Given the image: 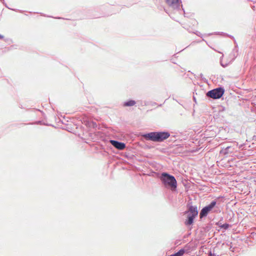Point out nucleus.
Listing matches in <instances>:
<instances>
[{"instance_id":"obj_1","label":"nucleus","mask_w":256,"mask_h":256,"mask_svg":"<svg viewBox=\"0 0 256 256\" xmlns=\"http://www.w3.org/2000/svg\"><path fill=\"white\" fill-rule=\"evenodd\" d=\"M169 136L170 134L166 132H152L144 135L146 140L154 142H162Z\"/></svg>"},{"instance_id":"obj_2","label":"nucleus","mask_w":256,"mask_h":256,"mask_svg":"<svg viewBox=\"0 0 256 256\" xmlns=\"http://www.w3.org/2000/svg\"><path fill=\"white\" fill-rule=\"evenodd\" d=\"M161 180L166 187L170 188L172 190L176 188L177 182L174 176L164 172L162 174Z\"/></svg>"},{"instance_id":"obj_3","label":"nucleus","mask_w":256,"mask_h":256,"mask_svg":"<svg viewBox=\"0 0 256 256\" xmlns=\"http://www.w3.org/2000/svg\"><path fill=\"white\" fill-rule=\"evenodd\" d=\"M188 220L185 222L186 225L189 226L193 223L194 219L198 214V212L196 207L190 206L188 210L186 212Z\"/></svg>"},{"instance_id":"obj_4","label":"nucleus","mask_w":256,"mask_h":256,"mask_svg":"<svg viewBox=\"0 0 256 256\" xmlns=\"http://www.w3.org/2000/svg\"><path fill=\"white\" fill-rule=\"evenodd\" d=\"M224 92L222 88H217L208 92L206 96L214 99L220 98L224 94Z\"/></svg>"},{"instance_id":"obj_5","label":"nucleus","mask_w":256,"mask_h":256,"mask_svg":"<svg viewBox=\"0 0 256 256\" xmlns=\"http://www.w3.org/2000/svg\"><path fill=\"white\" fill-rule=\"evenodd\" d=\"M216 204V202H212L208 206L204 208L200 214V218L206 216L210 212Z\"/></svg>"},{"instance_id":"obj_6","label":"nucleus","mask_w":256,"mask_h":256,"mask_svg":"<svg viewBox=\"0 0 256 256\" xmlns=\"http://www.w3.org/2000/svg\"><path fill=\"white\" fill-rule=\"evenodd\" d=\"M110 142L116 148L120 150H122L126 148V144L123 142H118L114 140H110Z\"/></svg>"},{"instance_id":"obj_7","label":"nucleus","mask_w":256,"mask_h":256,"mask_svg":"<svg viewBox=\"0 0 256 256\" xmlns=\"http://www.w3.org/2000/svg\"><path fill=\"white\" fill-rule=\"evenodd\" d=\"M166 4L174 8H178L180 3V0H166Z\"/></svg>"},{"instance_id":"obj_8","label":"nucleus","mask_w":256,"mask_h":256,"mask_svg":"<svg viewBox=\"0 0 256 256\" xmlns=\"http://www.w3.org/2000/svg\"><path fill=\"white\" fill-rule=\"evenodd\" d=\"M136 104V102L134 100H130L128 102H125L123 106H133Z\"/></svg>"},{"instance_id":"obj_9","label":"nucleus","mask_w":256,"mask_h":256,"mask_svg":"<svg viewBox=\"0 0 256 256\" xmlns=\"http://www.w3.org/2000/svg\"><path fill=\"white\" fill-rule=\"evenodd\" d=\"M229 224H224L221 226V228H224V229H227L229 228Z\"/></svg>"},{"instance_id":"obj_10","label":"nucleus","mask_w":256,"mask_h":256,"mask_svg":"<svg viewBox=\"0 0 256 256\" xmlns=\"http://www.w3.org/2000/svg\"><path fill=\"white\" fill-rule=\"evenodd\" d=\"M3 38H4V36L1 35V34H0V39H2Z\"/></svg>"}]
</instances>
